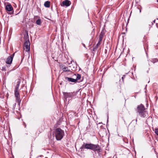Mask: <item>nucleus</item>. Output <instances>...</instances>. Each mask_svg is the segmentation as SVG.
<instances>
[{
	"label": "nucleus",
	"mask_w": 158,
	"mask_h": 158,
	"mask_svg": "<svg viewBox=\"0 0 158 158\" xmlns=\"http://www.w3.org/2000/svg\"><path fill=\"white\" fill-rule=\"evenodd\" d=\"M137 112L141 117L147 118L148 116V112L146 110L145 107L142 104L138 106L136 109Z\"/></svg>",
	"instance_id": "obj_1"
},
{
	"label": "nucleus",
	"mask_w": 158,
	"mask_h": 158,
	"mask_svg": "<svg viewBox=\"0 0 158 158\" xmlns=\"http://www.w3.org/2000/svg\"><path fill=\"white\" fill-rule=\"evenodd\" d=\"M53 135L56 137L57 140H61L64 135V131L58 128L56 129L53 133Z\"/></svg>",
	"instance_id": "obj_2"
},
{
	"label": "nucleus",
	"mask_w": 158,
	"mask_h": 158,
	"mask_svg": "<svg viewBox=\"0 0 158 158\" xmlns=\"http://www.w3.org/2000/svg\"><path fill=\"white\" fill-rule=\"evenodd\" d=\"M63 94L64 98L66 101H67V99L69 100L70 98H73L74 96L77 95V93L75 92L67 93V92H63Z\"/></svg>",
	"instance_id": "obj_3"
},
{
	"label": "nucleus",
	"mask_w": 158,
	"mask_h": 158,
	"mask_svg": "<svg viewBox=\"0 0 158 158\" xmlns=\"http://www.w3.org/2000/svg\"><path fill=\"white\" fill-rule=\"evenodd\" d=\"M92 145L93 144L92 143H84V144L81 146L80 148L82 150L85 149L92 150Z\"/></svg>",
	"instance_id": "obj_4"
},
{
	"label": "nucleus",
	"mask_w": 158,
	"mask_h": 158,
	"mask_svg": "<svg viewBox=\"0 0 158 158\" xmlns=\"http://www.w3.org/2000/svg\"><path fill=\"white\" fill-rule=\"evenodd\" d=\"M91 150H92L94 152H97L99 153L101 152V148L98 145H96L93 144Z\"/></svg>",
	"instance_id": "obj_5"
},
{
	"label": "nucleus",
	"mask_w": 158,
	"mask_h": 158,
	"mask_svg": "<svg viewBox=\"0 0 158 158\" xmlns=\"http://www.w3.org/2000/svg\"><path fill=\"white\" fill-rule=\"evenodd\" d=\"M30 43L29 40L25 41L24 44V49L27 52H28L30 50Z\"/></svg>",
	"instance_id": "obj_6"
},
{
	"label": "nucleus",
	"mask_w": 158,
	"mask_h": 158,
	"mask_svg": "<svg viewBox=\"0 0 158 158\" xmlns=\"http://www.w3.org/2000/svg\"><path fill=\"white\" fill-rule=\"evenodd\" d=\"M15 95L16 98V99L18 101V103H20V97L19 94V90H15Z\"/></svg>",
	"instance_id": "obj_7"
},
{
	"label": "nucleus",
	"mask_w": 158,
	"mask_h": 158,
	"mask_svg": "<svg viewBox=\"0 0 158 158\" xmlns=\"http://www.w3.org/2000/svg\"><path fill=\"white\" fill-rule=\"evenodd\" d=\"M14 54L15 53L13 54V55H12L8 57L6 61V63L7 64H11L13 59V56H14Z\"/></svg>",
	"instance_id": "obj_8"
},
{
	"label": "nucleus",
	"mask_w": 158,
	"mask_h": 158,
	"mask_svg": "<svg viewBox=\"0 0 158 158\" xmlns=\"http://www.w3.org/2000/svg\"><path fill=\"white\" fill-rule=\"evenodd\" d=\"M6 10L9 11H11L13 12V8L10 4H8L6 6Z\"/></svg>",
	"instance_id": "obj_9"
},
{
	"label": "nucleus",
	"mask_w": 158,
	"mask_h": 158,
	"mask_svg": "<svg viewBox=\"0 0 158 158\" xmlns=\"http://www.w3.org/2000/svg\"><path fill=\"white\" fill-rule=\"evenodd\" d=\"M71 3V2L68 0H64L62 2V4L64 6H69L70 5Z\"/></svg>",
	"instance_id": "obj_10"
},
{
	"label": "nucleus",
	"mask_w": 158,
	"mask_h": 158,
	"mask_svg": "<svg viewBox=\"0 0 158 158\" xmlns=\"http://www.w3.org/2000/svg\"><path fill=\"white\" fill-rule=\"evenodd\" d=\"M65 79L66 80H67L69 81H70L73 82H77L76 80H75V79L72 78L66 77L65 78Z\"/></svg>",
	"instance_id": "obj_11"
},
{
	"label": "nucleus",
	"mask_w": 158,
	"mask_h": 158,
	"mask_svg": "<svg viewBox=\"0 0 158 158\" xmlns=\"http://www.w3.org/2000/svg\"><path fill=\"white\" fill-rule=\"evenodd\" d=\"M50 2L48 1L45 2L44 4V6L47 8H49L50 6Z\"/></svg>",
	"instance_id": "obj_12"
},
{
	"label": "nucleus",
	"mask_w": 158,
	"mask_h": 158,
	"mask_svg": "<svg viewBox=\"0 0 158 158\" xmlns=\"http://www.w3.org/2000/svg\"><path fill=\"white\" fill-rule=\"evenodd\" d=\"M20 83V80L18 81L17 84L16 85V86L15 87V90H19V85Z\"/></svg>",
	"instance_id": "obj_13"
},
{
	"label": "nucleus",
	"mask_w": 158,
	"mask_h": 158,
	"mask_svg": "<svg viewBox=\"0 0 158 158\" xmlns=\"http://www.w3.org/2000/svg\"><path fill=\"white\" fill-rule=\"evenodd\" d=\"M75 75L76 76V78L75 79L77 80V81L80 79L81 76L80 74H77L76 75L75 74Z\"/></svg>",
	"instance_id": "obj_14"
},
{
	"label": "nucleus",
	"mask_w": 158,
	"mask_h": 158,
	"mask_svg": "<svg viewBox=\"0 0 158 158\" xmlns=\"http://www.w3.org/2000/svg\"><path fill=\"white\" fill-rule=\"evenodd\" d=\"M62 70L64 72H68L70 71V70L68 69V68L65 67H63L62 69Z\"/></svg>",
	"instance_id": "obj_15"
},
{
	"label": "nucleus",
	"mask_w": 158,
	"mask_h": 158,
	"mask_svg": "<svg viewBox=\"0 0 158 158\" xmlns=\"http://www.w3.org/2000/svg\"><path fill=\"white\" fill-rule=\"evenodd\" d=\"M36 23L38 25H41V20L40 19H39L37 20L36 22Z\"/></svg>",
	"instance_id": "obj_16"
},
{
	"label": "nucleus",
	"mask_w": 158,
	"mask_h": 158,
	"mask_svg": "<svg viewBox=\"0 0 158 158\" xmlns=\"http://www.w3.org/2000/svg\"><path fill=\"white\" fill-rule=\"evenodd\" d=\"M158 61V60L157 59H154L152 60V62L153 63L156 62Z\"/></svg>",
	"instance_id": "obj_17"
},
{
	"label": "nucleus",
	"mask_w": 158,
	"mask_h": 158,
	"mask_svg": "<svg viewBox=\"0 0 158 158\" xmlns=\"http://www.w3.org/2000/svg\"><path fill=\"white\" fill-rule=\"evenodd\" d=\"M104 32L103 31H102L101 33H100V35H99V36H101V37H103V36H104Z\"/></svg>",
	"instance_id": "obj_18"
},
{
	"label": "nucleus",
	"mask_w": 158,
	"mask_h": 158,
	"mask_svg": "<svg viewBox=\"0 0 158 158\" xmlns=\"http://www.w3.org/2000/svg\"><path fill=\"white\" fill-rule=\"evenodd\" d=\"M102 41H98V43L96 45V48H98V46L100 45Z\"/></svg>",
	"instance_id": "obj_19"
},
{
	"label": "nucleus",
	"mask_w": 158,
	"mask_h": 158,
	"mask_svg": "<svg viewBox=\"0 0 158 158\" xmlns=\"http://www.w3.org/2000/svg\"><path fill=\"white\" fill-rule=\"evenodd\" d=\"M155 133L157 135H158V129L157 128V129H155Z\"/></svg>",
	"instance_id": "obj_20"
},
{
	"label": "nucleus",
	"mask_w": 158,
	"mask_h": 158,
	"mask_svg": "<svg viewBox=\"0 0 158 158\" xmlns=\"http://www.w3.org/2000/svg\"><path fill=\"white\" fill-rule=\"evenodd\" d=\"M102 38H103L102 37L99 36V41H102Z\"/></svg>",
	"instance_id": "obj_21"
},
{
	"label": "nucleus",
	"mask_w": 158,
	"mask_h": 158,
	"mask_svg": "<svg viewBox=\"0 0 158 158\" xmlns=\"http://www.w3.org/2000/svg\"><path fill=\"white\" fill-rule=\"evenodd\" d=\"M16 104H15L13 105V109H15V106Z\"/></svg>",
	"instance_id": "obj_22"
},
{
	"label": "nucleus",
	"mask_w": 158,
	"mask_h": 158,
	"mask_svg": "<svg viewBox=\"0 0 158 158\" xmlns=\"http://www.w3.org/2000/svg\"><path fill=\"white\" fill-rule=\"evenodd\" d=\"M24 124L25 127H26V124H25V123H24Z\"/></svg>",
	"instance_id": "obj_23"
},
{
	"label": "nucleus",
	"mask_w": 158,
	"mask_h": 158,
	"mask_svg": "<svg viewBox=\"0 0 158 158\" xmlns=\"http://www.w3.org/2000/svg\"><path fill=\"white\" fill-rule=\"evenodd\" d=\"M137 119L136 118L135 120V122L136 123L137 122Z\"/></svg>",
	"instance_id": "obj_24"
},
{
	"label": "nucleus",
	"mask_w": 158,
	"mask_h": 158,
	"mask_svg": "<svg viewBox=\"0 0 158 158\" xmlns=\"http://www.w3.org/2000/svg\"><path fill=\"white\" fill-rule=\"evenodd\" d=\"M122 78L123 80V77H122Z\"/></svg>",
	"instance_id": "obj_25"
},
{
	"label": "nucleus",
	"mask_w": 158,
	"mask_h": 158,
	"mask_svg": "<svg viewBox=\"0 0 158 158\" xmlns=\"http://www.w3.org/2000/svg\"><path fill=\"white\" fill-rule=\"evenodd\" d=\"M155 20H154V21H153V23H155Z\"/></svg>",
	"instance_id": "obj_26"
},
{
	"label": "nucleus",
	"mask_w": 158,
	"mask_h": 158,
	"mask_svg": "<svg viewBox=\"0 0 158 158\" xmlns=\"http://www.w3.org/2000/svg\"><path fill=\"white\" fill-rule=\"evenodd\" d=\"M25 134H26V135H27L28 134H27V133H26Z\"/></svg>",
	"instance_id": "obj_27"
},
{
	"label": "nucleus",
	"mask_w": 158,
	"mask_h": 158,
	"mask_svg": "<svg viewBox=\"0 0 158 158\" xmlns=\"http://www.w3.org/2000/svg\"><path fill=\"white\" fill-rule=\"evenodd\" d=\"M141 12V10H140V12Z\"/></svg>",
	"instance_id": "obj_28"
},
{
	"label": "nucleus",
	"mask_w": 158,
	"mask_h": 158,
	"mask_svg": "<svg viewBox=\"0 0 158 158\" xmlns=\"http://www.w3.org/2000/svg\"><path fill=\"white\" fill-rule=\"evenodd\" d=\"M157 2H158V0H157Z\"/></svg>",
	"instance_id": "obj_29"
},
{
	"label": "nucleus",
	"mask_w": 158,
	"mask_h": 158,
	"mask_svg": "<svg viewBox=\"0 0 158 158\" xmlns=\"http://www.w3.org/2000/svg\"><path fill=\"white\" fill-rule=\"evenodd\" d=\"M134 121V120H132V122H133V121Z\"/></svg>",
	"instance_id": "obj_30"
}]
</instances>
